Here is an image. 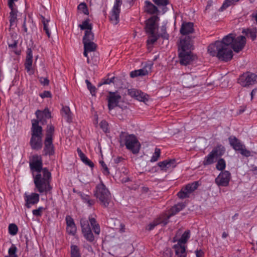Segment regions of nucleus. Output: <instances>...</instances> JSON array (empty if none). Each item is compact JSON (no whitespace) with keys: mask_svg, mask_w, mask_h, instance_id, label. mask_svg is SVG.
<instances>
[{"mask_svg":"<svg viewBox=\"0 0 257 257\" xmlns=\"http://www.w3.org/2000/svg\"><path fill=\"white\" fill-rule=\"evenodd\" d=\"M29 165L32 172L35 190L41 194H51V173L47 168H43L41 156L38 155L33 156Z\"/></svg>","mask_w":257,"mask_h":257,"instance_id":"obj_1","label":"nucleus"},{"mask_svg":"<svg viewBox=\"0 0 257 257\" xmlns=\"http://www.w3.org/2000/svg\"><path fill=\"white\" fill-rule=\"evenodd\" d=\"M232 39L225 36L221 41H216L208 47V52L213 57H216L219 60L224 62L230 61L233 57V52L230 43Z\"/></svg>","mask_w":257,"mask_h":257,"instance_id":"obj_2","label":"nucleus"},{"mask_svg":"<svg viewBox=\"0 0 257 257\" xmlns=\"http://www.w3.org/2000/svg\"><path fill=\"white\" fill-rule=\"evenodd\" d=\"M192 38L188 36L181 40L179 45V57L180 63L187 65L193 61L191 51L193 49Z\"/></svg>","mask_w":257,"mask_h":257,"instance_id":"obj_3","label":"nucleus"},{"mask_svg":"<svg viewBox=\"0 0 257 257\" xmlns=\"http://www.w3.org/2000/svg\"><path fill=\"white\" fill-rule=\"evenodd\" d=\"M31 137L30 145L32 149L39 150L43 146V129L38 120H32Z\"/></svg>","mask_w":257,"mask_h":257,"instance_id":"obj_4","label":"nucleus"},{"mask_svg":"<svg viewBox=\"0 0 257 257\" xmlns=\"http://www.w3.org/2000/svg\"><path fill=\"white\" fill-rule=\"evenodd\" d=\"M119 139L120 145H125L126 149L133 154H137L139 152L141 144L135 135L121 132L119 136Z\"/></svg>","mask_w":257,"mask_h":257,"instance_id":"obj_5","label":"nucleus"},{"mask_svg":"<svg viewBox=\"0 0 257 257\" xmlns=\"http://www.w3.org/2000/svg\"><path fill=\"white\" fill-rule=\"evenodd\" d=\"M94 195L100 201L101 205L107 207L111 201V194L104 184L101 182L96 186Z\"/></svg>","mask_w":257,"mask_h":257,"instance_id":"obj_6","label":"nucleus"},{"mask_svg":"<svg viewBox=\"0 0 257 257\" xmlns=\"http://www.w3.org/2000/svg\"><path fill=\"white\" fill-rule=\"evenodd\" d=\"M203 78L201 76H197L194 73H187L183 75L182 82L184 87L192 88L202 85L203 83Z\"/></svg>","mask_w":257,"mask_h":257,"instance_id":"obj_7","label":"nucleus"},{"mask_svg":"<svg viewBox=\"0 0 257 257\" xmlns=\"http://www.w3.org/2000/svg\"><path fill=\"white\" fill-rule=\"evenodd\" d=\"M226 36L232 39V42L230 43V45L232 50H233L234 52L238 53L243 49L246 44V38L244 36H240L235 38L233 34H229Z\"/></svg>","mask_w":257,"mask_h":257,"instance_id":"obj_8","label":"nucleus"},{"mask_svg":"<svg viewBox=\"0 0 257 257\" xmlns=\"http://www.w3.org/2000/svg\"><path fill=\"white\" fill-rule=\"evenodd\" d=\"M238 82L243 87L252 85L257 83V75L247 72L239 76Z\"/></svg>","mask_w":257,"mask_h":257,"instance_id":"obj_9","label":"nucleus"},{"mask_svg":"<svg viewBox=\"0 0 257 257\" xmlns=\"http://www.w3.org/2000/svg\"><path fill=\"white\" fill-rule=\"evenodd\" d=\"M199 183L198 181H195L187 184L178 192V197L181 199L188 198L190 194L197 189Z\"/></svg>","mask_w":257,"mask_h":257,"instance_id":"obj_10","label":"nucleus"},{"mask_svg":"<svg viewBox=\"0 0 257 257\" xmlns=\"http://www.w3.org/2000/svg\"><path fill=\"white\" fill-rule=\"evenodd\" d=\"M228 141L233 149L239 151L242 155L245 157H248L250 155V152L246 149L245 146L242 145L235 137H229Z\"/></svg>","mask_w":257,"mask_h":257,"instance_id":"obj_11","label":"nucleus"},{"mask_svg":"<svg viewBox=\"0 0 257 257\" xmlns=\"http://www.w3.org/2000/svg\"><path fill=\"white\" fill-rule=\"evenodd\" d=\"M80 225L85 238L90 242H93L94 240V236L92 233L88 221L85 219H81L80 220Z\"/></svg>","mask_w":257,"mask_h":257,"instance_id":"obj_12","label":"nucleus"},{"mask_svg":"<svg viewBox=\"0 0 257 257\" xmlns=\"http://www.w3.org/2000/svg\"><path fill=\"white\" fill-rule=\"evenodd\" d=\"M231 178V174L228 171H221L215 178V183L218 186H227Z\"/></svg>","mask_w":257,"mask_h":257,"instance_id":"obj_13","label":"nucleus"},{"mask_svg":"<svg viewBox=\"0 0 257 257\" xmlns=\"http://www.w3.org/2000/svg\"><path fill=\"white\" fill-rule=\"evenodd\" d=\"M194 31V24L191 22H184L181 25V27L180 30V32L182 35H185L184 39L186 37H190L192 38V42L193 43V39L195 37L190 36L189 34H192Z\"/></svg>","mask_w":257,"mask_h":257,"instance_id":"obj_14","label":"nucleus"},{"mask_svg":"<svg viewBox=\"0 0 257 257\" xmlns=\"http://www.w3.org/2000/svg\"><path fill=\"white\" fill-rule=\"evenodd\" d=\"M120 99L121 96L117 92H109V95L108 96V109L109 110H111L117 106Z\"/></svg>","mask_w":257,"mask_h":257,"instance_id":"obj_15","label":"nucleus"},{"mask_svg":"<svg viewBox=\"0 0 257 257\" xmlns=\"http://www.w3.org/2000/svg\"><path fill=\"white\" fill-rule=\"evenodd\" d=\"M35 114L37 119H33L32 120H38V123L40 122L42 124L46 122V119L51 117V112L48 108H45L43 111L37 110Z\"/></svg>","mask_w":257,"mask_h":257,"instance_id":"obj_16","label":"nucleus"},{"mask_svg":"<svg viewBox=\"0 0 257 257\" xmlns=\"http://www.w3.org/2000/svg\"><path fill=\"white\" fill-rule=\"evenodd\" d=\"M158 166L163 171H167L175 168L176 166L175 159L166 160L158 163Z\"/></svg>","mask_w":257,"mask_h":257,"instance_id":"obj_17","label":"nucleus"},{"mask_svg":"<svg viewBox=\"0 0 257 257\" xmlns=\"http://www.w3.org/2000/svg\"><path fill=\"white\" fill-rule=\"evenodd\" d=\"M66 222L67 224L66 231L67 233L72 235H74L77 231L76 226L73 219L70 215L66 216Z\"/></svg>","mask_w":257,"mask_h":257,"instance_id":"obj_18","label":"nucleus"},{"mask_svg":"<svg viewBox=\"0 0 257 257\" xmlns=\"http://www.w3.org/2000/svg\"><path fill=\"white\" fill-rule=\"evenodd\" d=\"M43 152L45 156H52L54 154L55 150L53 140L45 139Z\"/></svg>","mask_w":257,"mask_h":257,"instance_id":"obj_19","label":"nucleus"},{"mask_svg":"<svg viewBox=\"0 0 257 257\" xmlns=\"http://www.w3.org/2000/svg\"><path fill=\"white\" fill-rule=\"evenodd\" d=\"M158 18L153 16L149 19L146 23L145 29L147 33H154L155 31L156 22Z\"/></svg>","mask_w":257,"mask_h":257,"instance_id":"obj_20","label":"nucleus"},{"mask_svg":"<svg viewBox=\"0 0 257 257\" xmlns=\"http://www.w3.org/2000/svg\"><path fill=\"white\" fill-rule=\"evenodd\" d=\"M39 201V194L36 193H32L26 197V206L30 207V204H35Z\"/></svg>","mask_w":257,"mask_h":257,"instance_id":"obj_21","label":"nucleus"},{"mask_svg":"<svg viewBox=\"0 0 257 257\" xmlns=\"http://www.w3.org/2000/svg\"><path fill=\"white\" fill-rule=\"evenodd\" d=\"M33 54L31 48H28L27 50V56L25 63V69L27 72L30 71L32 68Z\"/></svg>","mask_w":257,"mask_h":257,"instance_id":"obj_22","label":"nucleus"},{"mask_svg":"<svg viewBox=\"0 0 257 257\" xmlns=\"http://www.w3.org/2000/svg\"><path fill=\"white\" fill-rule=\"evenodd\" d=\"M176 257H186L187 252L184 245L175 244L173 246Z\"/></svg>","mask_w":257,"mask_h":257,"instance_id":"obj_23","label":"nucleus"},{"mask_svg":"<svg viewBox=\"0 0 257 257\" xmlns=\"http://www.w3.org/2000/svg\"><path fill=\"white\" fill-rule=\"evenodd\" d=\"M185 205L183 203H178L173 206L168 212V218H170L171 216L175 215L180 211L183 209Z\"/></svg>","mask_w":257,"mask_h":257,"instance_id":"obj_24","label":"nucleus"},{"mask_svg":"<svg viewBox=\"0 0 257 257\" xmlns=\"http://www.w3.org/2000/svg\"><path fill=\"white\" fill-rule=\"evenodd\" d=\"M225 151V148L222 145L219 144L213 149L211 152L214 154L216 158H218L222 156L224 154Z\"/></svg>","mask_w":257,"mask_h":257,"instance_id":"obj_25","label":"nucleus"},{"mask_svg":"<svg viewBox=\"0 0 257 257\" xmlns=\"http://www.w3.org/2000/svg\"><path fill=\"white\" fill-rule=\"evenodd\" d=\"M120 12L111 10L109 19L113 25H116L119 21V14Z\"/></svg>","mask_w":257,"mask_h":257,"instance_id":"obj_26","label":"nucleus"},{"mask_svg":"<svg viewBox=\"0 0 257 257\" xmlns=\"http://www.w3.org/2000/svg\"><path fill=\"white\" fill-rule=\"evenodd\" d=\"M146 67H145L143 69L132 71L130 73L131 77L134 78L137 76H145L147 75L149 73V71L147 70Z\"/></svg>","mask_w":257,"mask_h":257,"instance_id":"obj_27","label":"nucleus"},{"mask_svg":"<svg viewBox=\"0 0 257 257\" xmlns=\"http://www.w3.org/2000/svg\"><path fill=\"white\" fill-rule=\"evenodd\" d=\"M217 158L211 152L209 154L205 157L203 161V165L204 166H207L212 164L215 162V159Z\"/></svg>","mask_w":257,"mask_h":257,"instance_id":"obj_28","label":"nucleus"},{"mask_svg":"<svg viewBox=\"0 0 257 257\" xmlns=\"http://www.w3.org/2000/svg\"><path fill=\"white\" fill-rule=\"evenodd\" d=\"M145 11L151 14H154L157 11V8L151 2L147 1L145 2Z\"/></svg>","mask_w":257,"mask_h":257,"instance_id":"obj_29","label":"nucleus"},{"mask_svg":"<svg viewBox=\"0 0 257 257\" xmlns=\"http://www.w3.org/2000/svg\"><path fill=\"white\" fill-rule=\"evenodd\" d=\"M190 237V231L189 230H187L183 233L181 237L178 239L177 244H179V245H183V244H185L187 242L188 239Z\"/></svg>","mask_w":257,"mask_h":257,"instance_id":"obj_30","label":"nucleus"},{"mask_svg":"<svg viewBox=\"0 0 257 257\" xmlns=\"http://www.w3.org/2000/svg\"><path fill=\"white\" fill-rule=\"evenodd\" d=\"M89 220L94 233L97 235L99 234L100 232V228L99 225L97 223L96 219L93 217H89Z\"/></svg>","mask_w":257,"mask_h":257,"instance_id":"obj_31","label":"nucleus"},{"mask_svg":"<svg viewBox=\"0 0 257 257\" xmlns=\"http://www.w3.org/2000/svg\"><path fill=\"white\" fill-rule=\"evenodd\" d=\"M41 22L43 25V30L45 32L48 38L50 37L51 33L49 29V22L50 20L46 19L44 16H41Z\"/></svg>","mask_w":257,"mask_h":257,"instance_id":"obj_32","label":"nucleus"},{"mask_svg":"<svg viewBox=\"0 0 257 257\" xmlns=\"http://www.w3.org/2000/svg\"><path fill=\"white\" fill-rule=\"evenodd\" d=\"M80 196L83 202L86 203L89 207H91L94 204L95 200L90 199L89 195L81 193Z\"/></svg>","mask_w":257,"mask_h":257,"instance_id":"obj_33","label":"nucleus"},{"mask_svg":"<svg viewBox=\"0 0 257 257\" xmlns=\"http://www.w3.org/2000/svg\"><path fill=\"white\" fill-rule=\"evenodd\" d=\"M242 33L245 34L247 36L249 37L252 41L254 40L256 37V28L244 29L242 30Z\"/></svg>","mask_w":257,"mask_h":257,"instance_id":"obj_34","label":"nucleus"},{"mask_svg":"<svg viewBox=\"0 0 257 257\" xmlns=\"http://www.w3.org/2000/svg\"><path fill=\"white\" fill-rule=\"evenodd\" d=\"M54 131V126L52 124H48L47 127L45 139L53 140Z\"/></svg>","mask_w":257,"mask_h":257,"instance_id":"obj_35","label":"nucleus"},{"mask_svg":"<svg viewBox=\"0 0 257 257\" xmlns=\"http://www.w3.org/2000/svg\"><path fill=\"white\" fill-rule=\"evenodd\" d=\"M84 45V49H86L89 52L95 51L96 49L97 45L92 41L83 42Z\"/></svg>","mask_w":257,"mask_h":257,"instance_id":"obj_36","label":"nucleus"},{"mask_svg":"<svg viewBox=\"0 0 257 257\" xmlns=\"http://www.w3.org/2000/svg\"><path fill=\"white\" fill-rule=\"evenodd\" d=\"M71 257H81L80 249L76 245H72L71 246L70 251Z\"/></svg>","mask_w":257,"mask_h":257,"instance_id":"obj_37","label":"nucleus"},{"mask_svg":"<svg viewBox=\"0 0 257 257\" xmlns=\"http://www.w3.org/2000/svg\"><path fill=\"white\" fill-rule=\"evenodd\" d=\"M94 40V35L91 30L85 31L83 38V42H92Z\"/></svg>","mask_w":257,"mask_h":257,"instance_id":"obj_38","label":"nucleus"},{"mask_svg":"<svg viewBox=\"0 0 257 257\" xmlns=\"http://www.w3.org/2000/svg\"><path fill=\"white\" fill-rule=\"evenodd\" d=\"M61 113L63 116L65 117L68 121L71 119V112L69 107L63 106L61 110Z\"/></svg>","mask_w":257,"mask_h":257,"instance_id":"obj_39","label":"nucleus"},{"mask_svg":"<svg viewBox=\"0 0 257 257\" xmlns=\"http://www.w3.org/2000/svg\"><path fill=\"white\" fill-rule=\"evenodd\" d=\"M149 34H150V36H149L147 40L148 45H153L160 36L159 35L156 34L155 32Z\"/></svg>","mask_w":257,"mask_h":257,"instance_id":"obj_40","label":"nucleus"},{"mask_svg":"<svg viewBox=\"0 0 257 257\" xmlns=\"http://www.w3.org/2000/svg\"><path fill=\"white\" fill-rule=\"evenodd\" d=\"M89 20L87 19L83 21L82 24L79 25L78 27L82 30H91L92 28V24L89 23Z\"/></svg>","mask_w":257,"mask_h":257,"instance_id":"obj_41","label":"nucleus"},{"mask_svg":"<svg viewBox=\"0 0 257 257\" xmlns=\"http://www.w3.org/2000/svg\"><path fill=\"white\" fill-rule=\"evenodd\" d=\"M226 167V162L225 160L222 158H220L217 162L216 164V168L219 171H222Z\"/></svg>","mask_w":257,"mask_h":257,"instance_id":"obj_42","label":"nucleus"},{"mask_svg":"<svg viewBox=\"0 0 257 257\" xmlns=\"http://www.w3.org/2000/svg\"><path fill=\"white\" fill-rule=\"evenodd\" d=\"M18 231V226L15 224H10L9 226V232L11 235H16Z\"/></svg>","mask_w":257,"mask_h":257,"instance_id":"obj_43","label":"nucleus"},{"mask_svg":"<svg viewBox=\"0 0 257 257\" xmlns=\"http://www.w3.org/2000/svg\"><path fill=\"white\" fill-rule=\"evenodd\" d=\"M78 10L85 15H88L89 12L87 5L84 3H82L78 6Z\"/></svg>","mask_w":257,"mask_h":257,"instance_id":"obj_44","label":"nucleus"},{"mask_svg":"<svg viewBox=\"0 0 257 257\" xmlns=\"http://www.w3.org/2000/svg\"><path fill=\"white\" fill-rule=\"evenodd\" d=\"M17 11L15 9H12L10 13V23L11 26L15 22L17 19Z\"/></svg>","mask_w":257,"mask_h":257,"instance_id":"obj_45","label":"nucleus"},{"mask_svg":"<svg viewBox=\"0 0 257 257\" xmlns=\"http://www.w3.org/2000/svg\"><path fill=\"white\" fill-rule=\"evenodd\" d=\"M161 151L158 148H156L155 152L151 159V162H154L157 161L160 156Z\"/></svg>","mask_w":257,"mask_h":257,"instance_id":"obj_46","label":"nucleus"},{"mask_svg":"<svg viewBox=\"0 0 257 257\" xmlns=\"http://www.w3.org/2000/svg\"><path fill=\"white\" fill-rule=\"evenodd\" d=\"M85 82L87 84V88L90 91L91 94L92 95H95V91H96V88L94 86L92 85V84L90 83V82L88 80H86Z\"/></svg>","mask_w":257,"mask_h":257,"instance_id":"obj_47","label":"nucleus"},{"mask_svg":"<svg viewBox=\"0 0 257 257\" xmlns=\"http://www.w3.org/2000/svg\"><path fill=\"white\" fill-rule=\"evenodd\" d=\"M139 94L137 95L135 99L137 100L140 101H143L145 102L146 100H148V99L147 98V96L146 94H145L143 92H142L141 91H139Z\"/></svg>","mask_w":257,"mask_h":257,"instance_id":"obj_48","label":"nucleus"},{"mask_svg":"<svg viewBox=\"0 0 257 257\" xmlns=\"http://www.w3.org/2000/svg\"><path fill=\"white\" fill-rule=\"evenodd\" d=\"M139 91V90L134 88L128 89L127 90V93L132 97L135 98L139 93L138 92Z\"/></svg>","mask_w":257,"mask_h":257,"instance_id":"obj_49","label":"nucleus"},{"mask_svg":"<svg viewBox=\"0 0 257 257\" xmlns=\"http://www.w3.org/2000/svg\"><path fill=\"white\" fill-rule=\"evenodd\" d=\"M122 4L121 0H115L114 6L112 8V10L120 12V6Z\"/></svg>","mask_w":257,"mask_h":257,"instance_id":"obj_50","label":"nucleus"},{"mask_svg":"<svg viewBox=\"0 0 257 257\" xmlns=\"http://www.w3.org/2000/svg\"><path fill=\"white\" fill-rule=\"evenodd\" d=\"M100 164L101 165V167L103 169L102 172L105 175H108L109 174V171L108 167H107L106 165L105 164V163L103 161H100L99 162Z\"/></svg>","mask_w":257,"mask_h":257,"instance_id":"obj_51","label":"nucleus"},{"mask_svg":"<svg viewBox=\"0 0 257 257\" xmlns=\"http://www.w3.org/2000/svg\"><path fill=\"white\" fill-rule=\"evenodd\" d=\"M154 2L158 6H166L169 4V0H153Z\"/></svg>","mask_w":257,"mask_h":257,"instance_id":"obj_52","label":"nucleus"},{"mask_svg":"<svg viewBox=\"0 0 257 257\" xmlns=\"http://www.w3.org/2000/svg\"><path fill=\"white\" fill-rule=\"evenodd\" d=\"M239 1V0H225L222 5V7L227 8Z\"/></svg>","mask_w":257,"mask_h":257,"instance_id":"obj_53","label":"nucleus"},{"mask_svg":"<svg viewBox=\"0 0 257 257\" xmlns=\"http://www.w3.org/2000/svg\"><path fill=\"white\" fill-rule=\"evenodd\" d=\"M161 30L162 31V33L159 35L160 36L164 39H168L169 35L166 33V27L164 26L162 27Z\"/></svg>","mask_w":257,"mask_h":257,"instance_id":"obj_54","label":"nucleus"},{"mask_svg":"<svg viewBox=\"0 0 257 257\" xmlns=\"http://www.w3.org/2000/svg\"><path fill=\"white\" fill-rule=\"evenodd\" d=\"M44 210V208L43 207H40L37 209H34L33 210V214L34 215L36 216H40L42 215V212Z\"/></svg>","mask_w":257,"mask_h":257,"instance_id":"obj_55","label":"nucleus"},{"mask_svg":"<svg viewBox=\"0 0 257 257\" xmlns=\"http://www.w3.org/2000/svg\"><path fill=\"white\" fill-rule=\"evenodd\" d=\"M39 80L41 84L44 86H47L49 84V80L47 77H39Z\"/></svg>","mask_w":257,"mask_h":257,"instance_id":"obj_56","label":"nucleus"},{"mask_svg":"<svg viewBox=\"0 0 257 257\" xmlns=\"http://www.w3.org/2000/svg\"><path fill=\"white\" fill-rule=\"evenodd\" d=\"M160 222L157 220L154 221L153 222L150 223L147 227V229L149 230L153 229L155 226L160 224Z\"/></svg>","mask_w":257,"mask_h":257,"instance_id":"obj_57","label":"nucleus"},{"mask_svg":"<svg viewBox=\"0 0 257 257\" xmlns=\"http://www.w3.org/2000/svg\"><path fill=\"white\" fill-rule=\"evenodd\" d=\"M40 96L42 98H50L52 97V94L49 91H44L43 92L40 94Z\"/></svg>","mask_w":257,"mask_h":257,"instance_id":"obj_58","label":"nucleus"},{"mask_svg":"<svg viewBox=\"0 0 257 257\" xmlns=\"http://www.w3.org/2000/svg\"><path fill=\"white\" fill-rule=\"evenodd\" d=\"M17 251V247L15 246H12L9 249V255L17 256L16 254Z\"/></svg>","mask_w":257,"mask_h":257,"instance_id":"obj_59","label":"nucleus"},{"mask_svg":"<svg viewBox=\"0 0 257 257\" xmlns=\"http://www.w3.org/2000/svg\"><path fill=\"white\" fill-rule=\"evenodd\" d=\"M83 163H84L85 165L89 166L91 168H93L94 166L93 163L91 160L88 159V158H87L86 160H85V161L83 162Z\"/></svg>","mask_w":257,"mask_h":257,"instance_id":"obj_60","label":"nucleus"},{"mask_svg":"<svg viewBox=\"0 0 257 257\" xmlns=\"http://www.w3.org/2000/svg\"><path fill=\"white\" fill-rule=\"evenodd\" d=\"M100 125L101 127L105 131H106L107 129V123L105 121H102L100 123Z\"/></svg>","mask_w":257,"mask_h":257,"instance_id":"obj_61","label":"nucleus"},{"mask_svg":"<svg viewBox=\"0 0 257 257\" xmlns=\"http://www.w3.org/2000/svg\"><path fill=\"white\" fill-rule=\"evenodd\" d=\"M114 77H112L110 79H107L104 81V82L100 84V85L102 84H109L111 82H113V80L114 79Z\"/></svg>","mask_w":257,"mask_h":257,"instance_id":"obj_62","label":"nucleus"},{"mask_svg":"<svg viewBox=\"0 0 257 257\" xmlns=\"http://www.w3.org/2000/svg\"><path fill=\"white\" fill-rule=\"evenodd\" d=\"M195 254L196 257H202L204 255V252L201 250H196Z\"/></svg>","mask_w":257,"mask_h":257,"instance_id":"obj_63","label":"nucleus"},{"mask_svg":"<svg viewBox=\"0 0 257 257\" xmlns=\"http://www.w3.org/2000/svg\"><path fill=\"white\" fill-rule=\"evenodd\" d=\"M169 218H168V216L166 218L162 220H158L157 221L160 222V224H162L164 226L166 225L168 223V220Z\"/></svg>","mask_w":257,"mask_h":257,"instance_id":"obj_64","label":"nucleus"}]
</instances>
